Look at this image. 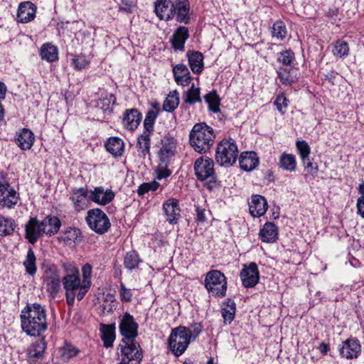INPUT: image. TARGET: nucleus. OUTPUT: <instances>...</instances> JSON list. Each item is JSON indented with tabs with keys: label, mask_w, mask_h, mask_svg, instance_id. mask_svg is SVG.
<instances>
[{
	"label": "nucleus",
	"mask_w": 364,
	"mask_h": 364,
	"mask_svg": "<svg viewBox=\"0 0 364 364\" xmlns=\"http://www.w3.org/2000/svg\"><path fill=\"white\" fill-rule=\"evenodd\" d=\"M142 119V114L136 109H127L122 118L123 127L129 131L135 130L140 124Z\"/></svg>",
	"instance_id": "nucleus-19"
},
{
	"label": "nucleus",
	"mask_w": 364,
	"mask_h": 364,
	"mask_svg": "<svg viewBox=\"0 0 364 364\" xmlns=\"http://www.w3.org/2000/svg\"><path fill=\"white\" fill-rule=\"evenodd\" d=\"M237 154L238 149L235 140L223 139L217 144L215 159L220 166L229 167L235 163Z\"/></svg>",
	"instance_id": "nucleus-4"
},
{
	"label": "nucleus",
	"mask_w": 364,
	"mask_h": 364,
	"mask_svg": "<svg viewBox=\"0 0 364 364\" xmlns=\"http://www.w3.org/2000/svg\"><path fill=\"white\" fill-rule=\"evenodd\" d=\"M85 221L89 228L99 235L107 232L111 227L108 216L100 208L89 210L85 217Z\"/></svg>",
	"instance_id": "nucleus-7"
},
{
	"label": "nucleus",
	"mask_w": 364,
	"mask_h": 364,
	"mask_svg": "<svg viewBox=\"0 0 364 364\" xmlns=\"http://www.w3.org/2000/svg\"><path fill=\"white\" fill-rule=\"evenodd\" d=\"M116 101L117 98L114 94L103 92L97 101L96 107L102 109L104 113L111 114Z\"/></svg>",
	"instance_id": "nucleus-33"
},
{
	"label": "nucleus",
	"mask_w": 364,
	"mask_h": 364,
	"mask_svg": "<svg viewBox=\"0 0 364 364\" xmlns=\"http://www.w3.org/2000/svg\"><path fill=\"white\" fill-rule=\"evenodd\" d=\"M268 208L267 201L264 197L260 195H253L249 202L250 213L253 217L263 215Z\"/></svg>",
	"instance_id": "nucleus-25"
},
{
	"label": "nucleus",
	"mask_w": 364,
	"mask_h": 364,
	"mask_svg": "<svg viewBox=\"0 0 364 364\" xmlns=\"http://www.w3.org/2000/svg\"><path fill=\"white\" fill-rule=\"evenodd\" d=\"M190 340L188 338L186 328L184 326H179L171 330L168 339V345L172 353L178 357L187 349Z\"/></svg>",
	"instance_id": "nucleus-6"
},
{
	"label": "nucleus",
	"mask_w": 364,
	"mask_h": 364,
	"mask_svg": "<svg viewBox=\"0 0 364 364\" xmlns=\"http://www.w3.org/2000/svg\"><path fill=\"white\" fill-rule=\"evenodd\" d=\"M290 68H280L277 73L278 78L284 85H291L296 81V76L292 75Z\"/></svg>",
	"instance_id": "nucleus-48"
},
{
	"label": "nucleus",
	"mask_w": 364,
	"mask_h": 364,
	"mask_svg": "<svg viewBox=\"0 0 364 364\" xmlns=\"http://www.w3.org/2000/svg\"><path fill=\"white\" fill-rule=\"evenodd\" d=\"M23 264L25 267L26 273L31 276L36 274L37 272L36 257L31 247L28 248L26 258L23 261Z\"/></svg>",
	"instance_id": "nucleus-42"
},
{
	"label": "nucleus",
	"mask_w": 364,
	"mask_h": 364,
	"mask_svg": "<svg viewBox=\"0 0 364 364\" xmlns=\"http://www.w3.org/2000/svg\"><path fill=\"white\" fill-rule=\"evenodd\" d=\"M36 6L31 1L21 2L18 8L17 19L21 23H28L36 16Z\"/></svg>",
	"instance_id": "nucleus-24"
},
{
	"label": "nucleus",
	"mask_w": 364,
	"mask_h": 364,
	"mask_svg": "<svg viewBox=\"0 0 364 364\" xmlns=\"http://www.w3.org/2000/svg\"><path fill=\"white\" fill-rule=\"evenodd\" d=\"M163 210L166 216V220L170 224H176L181 217L179 201L173 198H168L163 204Z\"/></svg>",
	"instance_id": "nucleus-20"
},
{
	"label": "nucleus",
	"mask_w": 364,
	"mask_h": 364,
	"mask_svg": "<svg viewBox=\"0 0 364 364\" xmlns=\"http://www.w3.org/2000/svg\"><path fill=\"white\" fill-rule=\"evenodd\" d=\"M174 6L176 8L175 16L176 21L188 24L191 21L189 15L190 3L188 0H176Z\"/></svg>",
	"instance_id": "nucleus-27"
},
{
	"label": "nucleus",
	"mask_w": 364,
	"mask_h": 364,
	"mask_svg": "<svg viewBox=\"0 0 364 364\" xmlns=\"http://www.w3.org/2000/svg\"><path fill=\"white\" fill-rule=\"evenodd\" d=\"M81 237V231L77 228H67L61 236V240L67 245L75 243L78 237Z\"/></svg>",
	"instance_id": "nucleus-46"
},
{
	"label": "nucleus",
	"mask_w": 364,
	"mask_h": 364,
	"mask_svg": "<svg viewBox=\"0 0 364 364\" xmlns=\"http://www.w3.org/2000/svg\"><path fill=\"white\" fill-rule=\"evenodd\" d=\"M139 325L129 313L124 314L119 324V333L123 337L121 341H134L139 335Z\"/></svg>",
	"instance_id": "nucleus-12"
},
{
	"label": "nucleus",
	"mask_w": 364,
	"mask_h": 364,
	"mask_svg": "<svg viewBox=\"0 0 364 364\" xmlns=\"http://www.w3.org/2000/svg\"><path fill=\"white\" fill-rule=\"evenodd\" d=\"M277 60L285 66H291L295 60L294 53L291 49H287L278 53Z\"/></svg>",
	"instance_id": "nucleus-50"
},
{
	"label": "nucleus",
	"mask_w": 364,
	"mask_h": 364,
	"mask_svg": "<svg viewBox=\"0 0 364 364\" xmlns=\"http://www.w3.org/2000/svg\"><path fill=\"white\" fill-rule=\"evenodd\" d=\"M302 161L304 168L307 171L308 173L315 176L317 175L318 171V166L316 163L313 162V159H310V156L304 159Z\"/></svg>",
	"instance_id": "nucleus-57"
},
{
	"label": "nucleus",
	"mask_w": 364,
	"mask_h": 364,
	"mask_svg": "<svg viewBox=\"0 0 364 364\" xmlns=\"http://www.w3.org/2000/svg\"><path fill=\"white\" fill-rule=\"evenodd\" d=\"M22 330L30 336H40L48 328L47 314L40 304H28L21 312Z\"/></svg>",
	"instance_id": "nucleus-1"
},
{
	"label": "nucleus",
	"mask_w": 364,
	"mask_h": 364,
	"mask_svg": "<svg viewBox=\"0 0 364 364\" xmlns=\"http://www.w3.org/2000/svg\"><path fill=\"white\" fill-rule=\"evenodd\" d=\"M105 147L114 156H120L124 152V142L118 137L109 138L105 143Z\"/></svg>",
	"instance_id": "nucleus-37"
},
{
	"label": "nucleus",
	"mask_w": 364,
	"mask_h": 364,
	"mask_svg": "<svg viewBox=\"0 0 364 364\" xmlns=\"http://www.w3.org/2000/svg\"><path fill=\"white\" fill-rule=\"evenodd\" d=\"M239 164L243 171H251L258 166L259 158L255 151H245L239 157Z\"/></svg>",
	"instance_id": "nucleus-30"
},
{
	"label": "nucleus",
	"mask_w": 364,
	"mask_h": 364,
	"mask_svg": "<svg viewBox=\"0 0 364 364\" xmlns=\"http://www.w3.org/2000/svg\"><path fill=\"white\" fill-rule=\"evenodd\" d=\"M340 355L346 359L357 358L361 353V345L356 338H350L343 342Z\"/></svg>",
	"instance_id": "nucleus-18"
},
{
	"label": "nucleus",
	"mask_w": 364,
	"mask_h": 364,
	"mask_svg": "<svg viewBox=\"0 0 364 364\" xmlns=\"http://www.w3.org/2000/svg\"><path fill=\"white\" fill-rule=\"evenodd\" d=\"M296 147L301 160L310 156L311 148L306 141H297Z\"/></svg>",
	"instance_id": "nucleus-54"
},
{
	"label": "nucleus",
	"mask_w": 364,
	"mask_h": 364,
	"mask_svg": "<svg viewBox=\"0 0 364 364\" xmlns=\"http://www.w3.org/2000/svg\"><path fill=\"white\" fill-rule=\"evenodd\" d=\"M349 52L348 44L342 40H338L333 47V53L334 55L342 58L348 55Z\"/></svg>",
	"instance_id": "nucleus-53"
},
{
	"label": "nucleus",
	"mask_w": 364,
	"mask_h": 364,
	"mask_svg": "<svg viewBox=\"0 0 364 364\" xmlns=\"http://www.w3.org/2000/svg\"><path fill=\"white\" fill-rule=\"evenodd\" d=\"M240 277L245 287L252 288L256 286L259 280V273L257 264L251 262L249 265L244 264Z\"/></svg>",
	"instance_id": "nucleus-14"
},
{
	"label": "nucleus",
	"mask_w": 364,
	"mask_h": 364,
	"mask_svg": "<svg viewBox=\"0 0 364 364\" xmlns=\"http://www.w3.org/2000/svg\"><path fill=\"white\" fill-rule=\"evenodd\" d=\"M41 221L36 217H31L25 224V238L32 245L36 243L39 238L43 236Z\"/></svg>",
	"instance_id": "nucleus-15"
},
{
	"label": "nucleus",
	"mask_w": 364,
	"mask_h": 364,
	"mask_svg": "<svg viewBox=\"0 0 364 364\" xmlns=\"http://www.w3.org/2000/svg\"><path fill=\"white\" fill-rule=\"evenodd\" d=\"M40 55L43 60L53 63L58 59V48L50 43L42 45L40 49Z\"/></svg>",
	"instance_id": "nucleus-36"
},
{
	"label": "nucleus",
	"mask_w": 364,
	"mask_h": 364,
	"mask_svg": "<svg viewBox=\"0 0 364 364\" xmlns=\"http://www.w3.org/2000/svg\"><path fill=\"white\" fill-rule=\"evenodd\" d=\"M357 213L364 218V196H360L357 200Z\"/></svg>",
	"instance_id": "nucleus-63"
},
{
	"label": "nucleus",
	"mask_w": 364,
	"mask_h": 364,
	"mask_svg": "<svg viewBox=\"0 0 364 364\" xmlns=\"http://www.w3.org/2000/svg\"><path fill=\"white\" fill-rule=\"evenodd\" d=\"M215 138L213 127L205 122H198L193 125L189 133V144L196 152L203 154L210 150Z\"/></svg>",
	"instance_id": "nucleus-3"
},
{
	"label": "nucleus",
	"mask_w": 364,
	"mask_h": 364,
	"mask_svg": "<svg viewBox=\"0 0 364 364\" xmlns=\"http://www.w3.org/2000/svg\"><path fill=\"white\" fill-rule=\"evenodd\" d=\"M43 279L49 296L53 299H55L61 291L62 283L57 267L51 264L45 265Z\"/></svg>",
	"instance_id": "nucleus-8"
},
{
	"label": "nucleus",
	"mask_w": 364,
	"mask_h": 364,
	"mask_svg": "<svg viewBox=\"0 0 364 364\" xmlns=\"http://www.w3.org/2000/svg\"><path fill=\"white\" fill-rule=\"evenodd\" d=\"M134 5L131 0H121V5L119 11H124L127 14H132L134 11Z\"/></svg>",
	"instance_id": "nucleus-62"
},
{
	"label": "nucleus",
	"mask_w": 364,
	"mask_h": 364,
	"mask_svg": "<svg viewBox=\"0 0 364 364\" xmlns=\"http://www.w3.org/2000/svg\"><path fill=\"white\" fill-rule=\"evenodd\" d=\"M62 267L65 273L62 278V284L65 293L66 302L68 306H73L75 298L81 301L89 291L82 282L77 267L73 263H63Z\"/></svg>",
	"instance_id": "nucleus-2"
},
{
	"label": "nucleus",
	"mask_w": 364,
	"mask_h": 364,
	"mask_svg": "<svg viewBox=\"0 0 364 364\" xmlns=\"http://www.w3.org/2000/svg\"><path fill=\"white\" fill-rule=\"evenodd\" d=\"M204 285L213 296L223 297L227 291V281L225 274L219 270H210L205 276Z\"/></svg>",
	"instance_id": "nucleus-5"
},
{
	"label": "nucleus",
	"mask_w": 364,
	"mask_h": 364,
	"mask_svg": "<svg viewBox=\"0 0 364 364\" xmlns=\"http://www.w3.org/2000/svg\"><path fill=\"white\" fill-rule=\"evenodd\" d=\"M259 235L263 242L272 243L278 239V228L273 223H266L260 229Z\"/></svg>",
	"instance_id": "nucleus-31"
},
{
	"label": "nucleus",
	"mask_w": 364,
	"mask_h": 364,
	"mask_svg": "<svg viewBox=\"0 0 364 364\" xmlns=\"http://www.w3.org/2000/svg\"><path fill=\"white\" fill-rule=\"evenodd\" d=\"M92 267L90 264L86 263L84 264L82 267V282L86 285V287L90 289L92 282H91V277H92Z\"/></svg>",
	"instance_id": "nucleus-55"
},
{
	"label": "nucleus",
	"mask_w": 364,
	"mask_h": 364,
	"mask_svg": "<svg viewBox=\"0 0 364 364\" xmlns=\"http://www.w3.org/2000/svg\"><path fill=\"white\" fill-rule=\"evenodd\" d=\"M100 337L106 348L113 346L115 340V324H104L100 326Z\"/></svg>",
	"instance_id": "nucleus-32"
},
{
	"label": "nucleus",
	"mask_w": 364,
	"mask_h": 364,
	"mask_svg": "<svg viewBox=\"0 0 364 364\" xmlns=\"http://www.w3.org/2000/svg\"><path fill=\"white\" fill-rule=\"evenodd\" d=\"M150 133L144 132L137 139V146L141 150L144 156L150 154L151 138Z\"/></svg>",
	"instance_id": "nucleus-47"
},
{
	"label": "nucleus",
	"mask_w": 364,
	"mask_h": 364,
	"mask_svg": "<svg viewBox=\"0 0 364 364\" xmlns=\"http://www.w3.org/2000/svg\"><path fill=\"white\" fill-rule=\"evenodd\" d=\"M170 163H162L160 162L158 166L156 172L157 174V179L161 180L163 178H166L171 175V171L168 168V166Z\"/></svg>",
	"instance_id": "nucleus-58"
},
{
	"label": "nucleus",
	"mask_w": 364,
	"mask_h": 364,
	"mask_svg": "<svg viewBox=\"0 0 364 364\" xmlns=\"http://www.w3.org/2000/svg\"><path fill=\"white\" fill-rule=\"evenodd\" d=\"M209 180L206 182L205 186L208 190H213L220 186V183L215 176V173L213 175V178H209Z\"/></svg>",
	"instance_id": "nucleus-64"
},
{
	"label": "nucleus",
	"mask_w": 364,
	"mask_h": 364,
	"mask_svg": "<svg viewBox=\"0 0 364 364\" xmlns=\"http://www.w3.org/2000/svg\"><path fill=\"white\" fill-rule=\"evenodd\" d=\"M288 100L284 93L279 94L274 101V105L281 114H284L285 109L288 107Z\"/></svg>",
	"instance_id": "nucleus-59"
},
{
	"label": "nucleus",
	"mask_w": 364,
	"mask_h": 364,
	"mask_svg": "<svg viewBox=\"0 0 364 364\" xmlns=\"http://www.w3.org/2000/svg\"><path fill=\"white\" fill-rule=\"evenodd\" d=\"M174 80L177 85L183 87L191 83L192 77L188 67L184 64H177L173 68Z\"/></svg>",
	"instance_id": "nucleus-26"
},
{
	"label": "nucleus",
	"mask_w": 364,
	"mask_h": 364,
	"mask_svg": "<svg viewBox=\"0 0 364 364\" xmlns=\"http://www.w3.org/2000/svg\"><path fill=\"white\" fill-rule=\"evenodd\" d=\"M16 225L13 218L0 215V236L6 237L13 235Z\"/></svg>",
	"instance_id": "nucleus-38"
},
{
	"label": "nucleus",
	"mask_w": 364,
	"mask_h": 364,
	"mask_svg": "<svg viewBox=\"0 0 364 364\" xmlns=\"http://www.w3.org/2000/svg\"><path fill=\"white\" fill-rule=\"evenodd\" d=\"M177 140L170 134L164 136L161 140L156 144V146L159 148L157 153L160 162L170 163L171 159L176 152Z\"/></svg>",
	"instance_id": "nucleus-11"
},
{
	"label": "nucleus",
	"mask_w": 364,
	"mask_h": 364,
	"mask_svg": "<svg viewBox=\"0 0 364 364\" xmlns=\"http://www.w3.org/2000/svg\"><path fill=\"white\" fill-rule=\"evenodd\" d=\"M41 226H43V232L46 236L51 237L59 231L61 221L57 216L49 215L41 220Z\"/></svg>",
	"instance_id": "nucleus-29"
},
{
	"label": "nucleus",
	"mask_w": 364,
	"mask_h": 364,
	"mask_svg": "<svg viewBox=\"0 0 364 364\" xmlns=\"http://www.w3.org/2000/svg\"><path fill=\"white\" fill-rule=\"evenodd\" d=\"M287 33V28L282 21H277L275 23H274L272 28V34L273 37L283 40L286 38Z\"/></svg>",
	"instance_id": "nucleus-51"
},
{
	"label": "nucleus",
	"mask_w": 364,
	"mask_h": 364,
	"mask_svg": "<svg viewBox=\"0 0 364 364\" xmlns=\"http://www.w3.org/2000/svg\"><path fill=\"white\" fill-rule=\"evenodd\" d=\"M19 200V194L11 186L6 178V174L0 171V207L14 208Z\"/></svg>",
	"instance_id": "nucleus-10"
},
{
	"label": "nucleus",
	"mask_w": 364,
	"mask_h": 364,
	"mask_svg": "<svg viewBox=\"0 0 364 364\" xmlns=\"http://www.w3.org/2000/svg\"><path fill=\"white\" fill-rule=\"evenodd\" d=\"M159 187V183L155 181L150 183H143L141 184L137 190V193L140 196H143L145 193L149 191H155Z\"/></svg>",
	"instance_id": "nucleus-56"
},
{
	"label": "nucleus",
	"mask_w": 364,
	"mask_h": 364,
	"mask_svg": "<svg viewBox=\"0 0 364 364\" xmlns=\"http://www.w3.org/2000/svg\"><path fill=\"white\" fill-rule=\"evenodd\" d=\"M179 105V93L177 90L170 92L163 103V109L173 112Z\"/></svg>",
	"instance_id": "nucleus-40"
},
{
	"label": "nucleus",
	"mask_w": 364,
	"mask_h": 364,
	"mask_svg": "<svg viewBox=\"0 0 364 364\" xmlns=\"http://www.w3.org/2000/svg\"><path fill=\"white\" fill-rule=\"evenodd\" d=\"M34 140V134L29 129L23 128L16 132L15 142L21 150L31 149Z\"/></svg>",
	"instance_id": "nucleus-23"
},
{
	"label": "nucleus",
	"mask_w": 364,
	"mask_h": 364,
	"mask_svg": "<svg viewBox=\"0 0 364 364\" xmlns=\"http://www.w3.org/2000/svg\"><path fill=\"white\" fill-rule=\"evenodd\" d=\"M89 190L87 188H73L70 199L73 202L75 210L80 212L87 206Z\"/></svg>",
	"instance_id": "nucleus-22"
},
{
	"label": "nucleus",
	"mask_w": 364,
	"mask_h": 364,
	"mask_svg": "<svg viewBox=\"0 0 364 364\" xmlns=\"http://www.w3.org/2000/svg\"><path fill=\"white\" fill-rule=\"evenodd\" d=\"M117 349L127 364H140L143 359L142 348L136 339L121 341Z\"/></svg>",
	"instance_id": "nucleus-9"
},
{
	"label": "nucleus",
	"mask_w": 364,
	"mask_h": 364,
	"mask_svg": "<svg viewBox=\"0 0 364 364\" xmlns=\"http://www.w3.org/2000/svg\"><path fill=\"white\" fill-rule=\"evenodd\" d=\"M188 338L190 341H194L200 336L203 330L201 323L194 322L188 326H186Z\"/></svg>",
	"instance_id": "nucleus-49"
},
{
	"label": "nucleus",
	"mask_w": 364,
	"mask_h": 364,
	"mask_svg": "<svg viewBox=\"0 0 364 364\" xmlns=\"http://www.w3.org/2000/svg\"><path fill=\"white\" fill-rule=\"evenodd\" d=\"M175 3L171 0H156L154 11L160 20L169 21L176 14Z\"/></svg>",
	"instance_id": "nucleus-16"
},
{
	"label": "nucleus",
	"mask_w": 364,
	"mask_h": 364,
	"mask_svg": "<svg viewBox=\"0 0 364 364\" xmlns=\"http://www.w3.org/2000/svg\"><path fill=\"white\" fill-rule=\"evenodd\" d=\"M205 102L208 105V109L213 113L220 112V98L216 90H212L204 97Z\"/></svg>",
	"instance_id": "nucleus-41"
},
{
	"label": "nucleus",
	"mask_w": 364,
	"mask_h": 364,
	"mask_svg": "<svg viewBox=\"0 0 364 364\" xmlns=\"http://www.w3.org/2000/svg\"><path fill=\"white\" fill-rule=\"evenodd\" d=\"M119 295L122 301H130L132 298L131 289H127L123 283H121L119 288Z\"/></svg>",
	"instance_id": "nucleus-61"
},
{
	"label": "nucleus",
	"mask_w": 364,
	"mask_h": 364,
	"mask_svg": "<svg viewBox=\"0 0 364 364\" xmlns=\"http://www.w3.org/2000/svg\"><path fill=\"white\" fill-rule=\"evenodd\" d=\"M46 348V342L43 337L41 340L31 344L27 349V355L29 358L34 360L43 359Z\"/></svg>",
	"instance_id": "nucleus-34"
},
{
	"label": "nucleus",
	"mask_w": 364,
	"mask_h": 364,
	"mask_svg": "<svg viewBox=\"0 0 364 364\" xmlns=\"http://www.w3.org/2000/svg\"><path fill=\"white\" fill-rule=\"evenodd\" d=\"M200 90L199 87H195L193 83L191 88L188 89L183 95V101L190 105H193L196 102H201Z\"/></svg>",
	"instance_id": "nucleus-43"
},
{
	"label": "nucleus",
	"mask_w": 364,
	"mask_h": 364,
	"mask_svg": "<svg viewBox=\"0 0 364 364\" xmlns=\"http://www.w3.org/2000/svg\"><path fill=\"white\" fill-rule=\"evenodd\" d=\"M279 166L287 171L293 172L296 168V160L294 155L283 153L279 157Z\"/></svg>",
	"instance_id": "nucleus-39"
},
{
	"label": "nucleus",
	"mask_w": 364,
	"mask_h": 364,
	"mask_svg": "<svg viewBox=\"0 0 364 364\" xmlns=\"http://www.w3.org/2000/svg\"><path fill=\"white\" fill-rule=\"evenodd\" d=\"M158 115L159 114L157 111L149 110L146 112L144 121V127L146 132L151 133L154 131V124Z\"/></svg>",
	"instance_id": "nucleus-52"
},
{
	"label": "nucleus",
	"mask_w": 364,
	"mask_h": 364,
	"mask_svg": "<svg viewBox=\"0 0 364 364\" xmlns=\"http://www.w3.org/2000/svg\"><path fill=\"white\" fill-rule=\"evenodd\" d=\"M186 57L192 72L197 75L200 74L204 68L203 53L197 50H188L186 53Z\"/></svg>",
	"instance_id": "nucleus-28"
},
{
	"label": "nucleus",
	"mask_w": 364,
	"mask_h": 364,
	"mask_svg": "<svg viewBox=\"0 0 364 364\" xmlns=\"http://www.w3.org/2000/svg\"><path fill=\"white\" fill-rule=\"evenodd\" d=\"M72 63L75 69L81 70L89 65L90 61L83 55H77L72 60Z\"/></svg>",
	"instance_id": "nucleus-60"
},
{
	"label": "nucleus",
	"mask_w": 364,
	"mask_h": 364,
	"mask_svg": "<svg viewBox=\"0 0 364 364\" xmlns=\"http://www.w3.org/2000/svg\"><path fill=\"white\" fill-rule=\"evenodd\" d=\"M213 160L207 156H200L197 159L194 164V171L196 178L199 181L208 180L213 178L214 174Z\"/></svg>",
	"instance_id": "nucleus-13"
},
{
	"label": "nucleus",
	"mask_w": 364,
	"mask_h": 364,
	"mask_svg": "<svg viewBox=\"0 0 364 364\" xmlns=\"http://www.w3.org/2000/svg\"><path fill=\"white\" fill-rule=\"evenodd\" d=\"M88 195L89 200L100 205H107L114 200L115 196L114 193L111 189L105 190L102 186L89 190Z\"/></svg>",
	"instance_id": "nucleus-17"
},
{
	"label": "nucleus",
	"mask_w": 364,
	"mask_h": 364,
	"mask_svg": "<svg viewBox=\"0 0 364 364\" xmlns=\"http://www.w3.org/2000/svg\"><path fill=\"white\" fill-rule=\"evenodd\" d=\"M80 353L79 348L72 343L65 341L63 345L58 348L59 356L62 361L68 363Z\"/></svg>",
	"instance_id": "nucleus-35"
},
{
	"label": "nucleus",
	"mask_w": 364,
	"mask_h": 364,
	"mask_svg": "<svg viewBox=\"0 0 364 364\" xmlns=\"http://www.w3.org/2000/svg\"><path fill=\"white\" fill-rule=\"evenodd\" d=\"M141 262L139 255L135 250L127 252L124 258V265L126 269L130 271L136 269Z\"/></svg>",
	"instance_id": "nucleus-44"
},
{
	"label": "nucleus",
	"mask_w": 364,
	"mask_h": 364,
	"mask_svg": "<svg viewBox=\"0 0 364 364\" xmlns=\"http://www.w3.org/2000/svg\"><path fill=\"white\" fill-rule=\"evenodd\" d=\"M188 28L186 26H181L176 29L170 38V43L175 51L179 50L183 52L185 50L186 41L189 38Z\"/></svg>",
	"instance_id": "nucleus-21"
},
{
	"label": "nucleus",
	"mask_w": 364,
	"mask_h": 364,
	"mask_svg": "<svg viewBox=\"0 0 364 364\" xmlns=\"http://www.w3.org/2000/svg\"><path fill=\"white\" fill-rule=\"evenodd\" d=\"M224 305L225 306L222 309V316L225 323H230L233 321L235 315V303L234 301L228 299L227 301L224 303Z\"/></svg>",
	"instance_id": "nucleus-45"
}]
</instances>
